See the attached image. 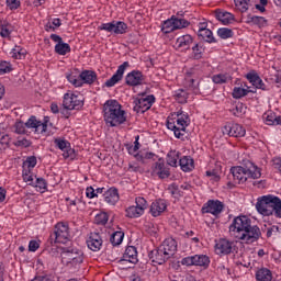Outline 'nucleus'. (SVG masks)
Masks as SVG:
<instances>
[{"mask_svg": "<svg viewBox=\"0 0 281 281\" xmlns=\"http://www.w3.org/2000/svg\"><path fill=\"white\" fill-rule=\"evenodd\" d=\"M217 36L223 41H227V38H234V31L227 27H221L217 30Z\"/></svg>", "mask_w": 281, "mask_h": 281, "instance_id": "a19ab883", "label": "nucleus"}, {"mask_svg": "<svg viewBox=\"0 0 281 281\" xmlns=\"http://www.w3.org/2000/svg\"><path fill=\"white\" fill-rule=\"evenodd\" d=\"M126 30H128V25L125 22H114V34H126Z\"/></svg>", "mask_w": 281, "mask_h": 281, "instance_id": "09e8293b", "label": "nucleus"}, {"mask_svg": "<svg viewBox=\"0 0 281 281\" xmlns=\"http://www.w3.org/2000/svg\"><path fill=\"white\" fill-rule=\"evenodd\" d=\"M26 128L34 130V133L37 135H43L47 133V121H38L35 115L30 116V119L25 122Z\"/></svg>", "mask_w": 281, "mask_h": 281, "instance_id": "2eb2a0df", "label": "nucleus"}, {"mask_svg": "<svg viewBox=\"0 0 281 281\" xmlns=\"http://www.w3.org/2000/svg\"><path fill=\"white\" fill-rule=\"evenodd\" d=\"M168 205L166 204V200H156L150 205V214L154 217L161 216L164 212H166Z\"/></svg>", "mask_w": 281, "mask_h": 281, "instance_id": "a878e982", "label": "nucleus"}, {"mask_svg": "<svg viewBox=\"0 0 281 281\" xmlns=\"http://www.w3.org/2000/svg\"><path fill=\"white\" fill-rule=\"evenodd\" d=\"M181 265L184 267H203L204 269H207V267H210V257L206 255L184 257L181 260Z\"/></svg>", "mask_w": 281, "mask_h": 281, "instance_id": "6e6552de", "label": "nucleus"}, {"mask_svg": "<svg viewBox=\"0 0 281 281\" xmlns=\"http://www.w3.org/2000/svg\"><path fill=\"white\" fill-rule=\"evenodd\" d=\"M12 71V65L8 61H1L0 63V76H3V74H10Z\"/></svg>", "mask_w": 281, "mask_h": 281, "instance_id": "4d7b16f0", "label": "nucleus"}, {"mask_svg": "<svg viewBox=\"0 0 281 281\" xmlns=\"http://www.w3.org/2000/svg\"><path fill=\"white\" fill-rule=\"evenodd\" d=\"M175 30L177 29L175 27V22L172 18L162 22L161 32H164V34H170V32H175Z\"/></svg>", "mask_w": 281, "mask_h": 281, "instance_id": "ea45409f", "label": "nucleus"}, {"mask_svg": "<svg viewBox=\"0 0 281 281\" xmlns=\"http://www.w3.org/2000/svg\"><path fill=\"white\" fill-rule=\"evenodd\" d=\"M223 135H228V137H245L247 135V130L238 123H226L222 128Z\"/></svg>", "mask_w": 281, "mask_h": 281, "instance_id": "9b49d317", "label": "nucleus"}, {"mask_svg": "<svg viewBox=\"0 0 281 281\" xmlns=\"http://www.w3.org/2000/svg\"><path fill=\"white\" fill-rule=\"evenodd\" d=\"M55 146L63 150L64 159H75L76 158V150L71 148V143L69 140L63 138H55L54 140Z\"/></svg>", "mask_w": 281, "mask_h": 281, "instance_id": "4468645a", "label": "nucleus"}, {"mask_svg": "<svg viewBox=\"0 0 281 281\" xmlns=\"http://www.w3.org/2000/svg\"><path fill=\"white\" fill-rule=\"evenodd\" d=\"M95 223L97 225H106L109 223V214L100 213L95 215Z\"/></svg>", "mask_w": 281, "mask_h": 281, "instance_id": "864d4df0", "label": "nucleus"}, {"mask_svg": "<svg viewBox=\"0 0 281 281\" xmlns=\"http://www.w3.org/2000/svg\"><path fill=\"white\" fill-rule=\"evenodd\" d=\"M233 115H235V117L243 115V103H238L235 109H233Z\"/></svg>", "mask_w": 281, "mask_h": 281, "instance_id": "69168bd1", "label": "nucleus"}, {"mask_svg": "<svg viewBox=\"0 0 281 281\" xmlns=\"http://www.w3.org/2000/svg\"><path fill=\"white\" fill-rule=\"evenodd\" d=\"M144 80H146V76L139 70H132L125 77V85L128 87H139V85H144Z\"/></svg>", "mask_w": 281, "mask_h": 281, "instance_id": "dca6fc26", "label": "nucleus"}, {"mask_svg": "<svg viewBox=\"0 0 281 281\" xmlns=\"http://www.w3.org/2000/svg\"><path fill=\"white\" fill-rule=\"evenodd\" d=\"M271 205H276L277 213L281 210L278 196L273 194L263 195L257 199L256 210L262 216H273Z\"/></svg>", "mask_w": 281, "mask_h": 281, "instance_id": "39448f33", "label": "nucleus"}, {"mask_svg": "<svg viewBox=\"0 0 281 281\" xmlns=\"http://www.w3.org/2000/svg\"><path fill=\"white\" fill-rule=\"evenodd\" d=\"M26 54L27 52L21 48V46H15L11 52V57L15 58L16 60H21L22 58H25Z\"/></svg>", "mask_w": 281, "mask_h": 281, "instance_id": "a18cd8bd", "label": "nucleus"}, {"mask_svg": "<svg viewBox=\"0 0 281 281\" xmlns=\"http://www.w3.org/2000/svg\"><path fill=\"white\" fill-rule=\"evenodd\" d=\"M61 265L68 269H79L85 262V252L74 245L60 248Z\"/></svg>", "mask_w": 281, "mask_h": 281, "instance_id": "20e7f679", "label": "nucleus"}, {"mask_svg": "<svg viewBox=\"0 0 281 281\" xmlns=\"http://www.w3.org/2000/svg\"><path fill=\"white\" fill-rule=\"evenodd\" d=\"M173 98L179 104H188V98H190V92L186 89H178L175 91Z\"/></svg>", "mask_w": 281, "mask_h": 281, "instance_id": "473e14b6", "label": "nucleus"}, {"mask_svg": "<svg viewBox=\"0 0 281 281\" xmlns=\"http://www.w3.org/2000/svg\"><path fill=\"white\" fill-rule=\"evenodd\" d=\"M153 104H155L154 94L136 98L134 99L133 111H135V113H146V111H150Z\"/></svg>", "mask_w": 281, "mask_h": 281, "instance_id": "1a4fd4ad", "label": "nucleus"}, {"mask_svg": "<svg viewBox=\"0 0 281 281\" xmlns=\"http://www.w3.org/2000/svg\"><path fill=\"white\" fill-rule=\"evenodd\" d=\"M102 236L99 233H90L87 239L88 248H90L91 251H100V249H102Z\"/></svg>", "mask_w": 281, "mask_h": 281, "instance_id": "b1692460", "label": "nucleus"}, {"mask_svg": "<svg viewBox=\"0 0 281 281\" xmlns=\"http://www.w3.org/2000/svg\"><path fill=\"white\" fill-rule=\"evenodd\" d=\"M229 233L237 238V240H243L246 245H254L260 240L262 232L258 225H251V218L247 215H239L233 220L229 225Z\"/></svg>", "mask_w": 281, "mask_h": 281, "instance_id": "f257e3e1", "label": "nucleus"}, {"mask_svg": "<svg viewBox=\"0 0 281 281\" xmlns=\"http://www.w3.org/2000/svg\"><path fill=\"white\" fill-rule=\"evenodd\" d=\"M203 54H205V44H203V42H199L192 46V56L194 60H201Z\"/></svg>", "mask_w": 281, "mask_h": 281, "instance_id": "72a5a7b5", "label": "nucleus"}, {"mask_svg": "<svg viewBox=\"0 0 281 281\" xmlns=\"http://www.w3.org/2000/svg\"><path fill=\"white\" fill-rule=\"evenodd\" d=\"M67 80L70 85H74V87H82V80L72 74L67 75Z\"/></svg>", "mask_w": 281, "mask_h": 281, "instance_id": "6e6d98bb", "label": "nucleus"}, {"mask_svg": "<svg viewBox=\"0 0 281 281\" xmlns=\"http://www.w3.org/2000/svg\"><path fill=\"white\" fill-rule=\"evenodd\" d=\"M10 135L5 134L4 132H0V146L5 150L10 148Z\"/></svg>", "mask_w": 281, "mask_h": 281, "instance_id": "8fccbe9b", "label": "nucleus"}, {"mask_svg": "<svg viewBox=\"0 0 281 281\" xmlns=\"http://www.w3.org/2000/svg\"><path fill=\"white\" fill-rule=\"evenodd\" d=\"M263 120L268 126H281V115H277L274 112L265 113Z\"/></svg>", "mask_w": 281, "mask_h": 281, "instance_id": "c756f323", "label": "nucleus"}, {"mask_svg": "<svg viewBox=\"0 0 281 281\" xmlns=\"http://www.w3.org/2000/svg\"><path fill=\"white\" fill-rule=\"evenodd\" d=\"M104 201L108 203V205H115L117 201H120V192L117 191V188L112 187L108 189L104 193Z\"/></svg>", "mask_w": 281, "mask_h": 281, "instance_id": "bb28decb", "label": "nucleus"}, {"mask_svg": "<svg viewBox=\"0 0 281 281\" xmlns=\"http://www.w3.org/2000/svg\"><path fill=\"white\" fill-rule=\"evenodd\" d=\"M119 262L121 265H126V262H130V265H137V262H139V259H137V248L135 246H127Z\"/></svg>", "mask_w": 281, "mask_h": 281, "instance_id": "6ab92c4d", "label": "nucleus"}, {"mask_svg": "<svg viewBox=\"0 0 281 281\" xmlns=\"http://www.w3.org/2000/svg\"><path fill=\"white\" fill-rule=\"evenodd\" d=\"M166 126L169 131H173L177 139H183L186 137V130L190 126V115H183L179 119H167Z\"/></svg>", "mask_w": 281, "mask_h": 281, "instance_id": "423d86ee", "label": "nucleus"}, {"mask_svg": "<svg viewBox=\"0 0 281 281\" xmlns=\"http://www.w3.org/2000/svg\"><path fill=\"white\" fill-rule=\"evenodd\" d=\"M223 210H225V204L220 200H209L202 206V214H212L213 216H218Z\"/></svg>", "mask_w": 281, "mask_h": 281, "instance_id": "f8f14e48", "label": "nucleus"}, {"mask_svg": "<svg viewBox=\"0 0 281 281\" xmlns=\"http://www.w3.org/2000/svg\"><path fill=\"white\" fill-rule=\"evenodd\" d=\"M255 278L257 281H273V272L269 268H260L256 271Z\"/></svg>", "mask_w": 281, "mask_h": 281, "instance_id": "7c9ffc66", "label": "nucleus"}, {"mask_svg": "<svg viewBox=\"0 0 281 281\" xmlns=\"http://www.w3.org/2000/svg\"><path fill=\"white\" fill-rule=\"evenodd\" d=\"M135 203L138 211L144 214V211L148 207V202L146 201V199L138 196L136 198Z\"/></svg>", "mask_w": 281, "mask_h": 281, "instance_id": "603ef678", "label": "nucleus"}, {"mask_svg": "<svg viewBox=\"0 0 281 281\" xmlns=\"http://www.w3.org/2000/svg\"><path fill=\"white\" fill-rule=\"evenodd\" d=\"M179 166L183 172H192L194 168V159L190 156H183L179 159Z\"/></svg>", "mask_w": 281, "mask_h": 281, "instance_id": "c85d7f7f", "label": "nucleus"}, {"mask_svg": "<svg viewBox=\"0 0 281 281\" xmlns=\"http://www.w3.org/2000/svg\"><path fill=\"white\" fill-rule=\"evenodd\" d=\"M198 36L204 43H217L216 37L214 36V33H212V30L206 29L204 31H198Z\"/></svg>", "mask_w": 281, "mask_h": 281, "instance_id": "c9c22d12", "label": "nucleus"}, {"mask_svg": "<svg viewBox=\"0 0 281 281\" xmlns=\"http://www.w3.org/2000/svg\"><path fill=\"white\" fill-rule=\"evenodd\" d=\"M228 80H232V76L228 74H218L213 76V82L215 85H225Z\"/></svg>", "mask_w": 281, "mask_h": 281, "instance_id": "49530a36", "label": "nucleus"}, {"mask_svg": "<svg viewBox=\"0 0 281 281\" xmlns=\"http://www.w3.org/2000/svg\"><path fill=\"white\" fill-rule=\"evenodd\" d=\"M168 191L170 192L171 196H181V190H179V186L177 183H171L168 187Z\"/></svg>", "mask_w": 281, "mask_h": 281, "instance_id": "13d9d810", "label": "nucleus"}, {"mask_svg": "<svg viewBox=\"0 0 281 281\" xmlns=\"http://www.w3.org/2000/svg\"><path fill=\"white\" fill-rule=\"evenodd\" d=\"M171 19L173 21V27H176V30H183V27H188L190 25V22L183 18L172 15Z\"/></svg>", "mask_w": 281, "mask_h": 281, "instance_id": "58836bf2", "label": "nucleus"}, {"mask_svg": "<svg viewBox=\"0 0 281 281\" xmlns=\"http://www.w3.org/2000/svg\"><path fill=\"white\" fill-rule=\"evenodd\" d=\"M139 150V136L135 137L134 147L128 148L130 155H133V153H137Z\"/></svg>", "mask_w": 281, "mask_h": 281, "instance_id": "0e129e2a", "label": "nucleus"}, {"mask_svg": "<svg viewBox=\"0 0 281 281\" xmlns=\"http://www.w3.org/2000/svg\"><path fill=\"white\" fill-rule=\"evenodd\" d=\"M245 78L248 79L249 82H251L252 87L257 88L258 87V82L260 80V76L258 75V72H256V70H251L250 72H248Z\"/></svg>", "mask_w": 281, "mask_h": 281, "instance_id": "de8ad7c7", "label": "nucleus"}, {"mask_svg": "<svg viewBox=\"0 0 281 281\" xmlns=\"http://www.w3.org/2000/svg\"><path fill=\"white\" fill-rule=\"evenodd\" d=\"M124 240V232H114L111 235L110 241L114 247H117V245H122V241Z\"/></svg>", "mask_w": 281, "mask_h": 281, "instance_id": "79ce46f5", "label": "nucleus"}, {"mask_svg": "<svg viewBox=\"0 0 281 281\" xmlns=\"http://www.w3.org/2000/svg\"><path fill=\"white\" fill-rule=\"evenodd\" d=\"M151 175L153 177H158V179H168L170 177V167L166 166V162L162 158H159L151 166Z\"/></svg>", "mask_w": 281, "mask_h": 281, "instance_id": "ddd939ff", "label": "nucleus"}, {"mask_svg": "<svg viewBox=\"0 0 281 281\" xmlns=\"http://www.w3.org/2000/svg\"><path fill=\"white\" fill-rule=\"evenodd\" d=\"M148 256L151 262H155L156 265H166V262L170 260V257L164 251L160 246L151 250Z\"/></svg>", "mask_w": 281, "mask_h": 281, "instance_id": "aec40b11", "label": "nucleus"}, {"mask_svg": "<svg viewBox=\"0 0 281 281\" xmlns=\"http://www.w3.org/2000/svg\"><path fill=\"white\" fill-rule=\"evenodd\" d=\"M236 8L239 10V12L245 13L247 10L252 8L254 3H256V0H234Z\"/></svg>", "mask_w": 281, "mask_h": 281, "instance_id": "e433bc0d", "label": "nucleus"}, {"mask_svg": "<svg viewBox=\"0 0 281 281\" xmlns=\"http://www.w3.org/2000/svg\"><path fill=\"white\" fill-rule=\"evenodd\" d=\"M12 34V24L8 21L0 22V36L2 38H10Z\"/></svg>", "mask_w": 281, "mask_h": 281, "instance_id": "4c0bfd02", "label": "nucleus"}, {"mask_svg": "<svg viewBox=\"0 0 281 281\" xmlns=\"http://www.w3.org/2000/svg\"><path fill=\"white\" fill-rule=\"evenodd\" d=\"M160 247L164 249V251L170 257L172 258V256H175V254H177V240L172 237L166 238L162 244L160 245Z\"/></svg>", "mask_w": 281, "mask_h": 281, "instance_id": "393cba45", "label": "nucleus"}, {"mask_svg": "<svg viewBox=\"0 0 281 281\" xmlns=\"http://www.w3.org/2000/svg\"><path fill=\"white\" fill-rule=\"evenodd\" d=\"M38 247H41V245L36 240H31L29 243V251H36Z\"/></svg>", "mask_w": 281, "mask_h": 281, "instance_id": "338daca9", "label": "nucleus"}, {"mask_svg": "<svg viewBox=\"0 0 281 281\" xmlns=\"http://www.w3.org/2000/svg\"><path fill=\"white\" fill-rule=\"evenodd\" d=\"M38 161L36 160V156H29L26 160L24 161V166H26L29 169L30 168H36V164Z\"/></svg>", "mask_w": 281, "mask_h": 281, "instance_id": "052dcab7", "label": "nucleus"}, {"mask_svg": "<svg viewBox=\"0 0 281 281\" xmlns=\"http://www.w3.org/2000/svg\"><path fill=\"white\" fill-rule=\"evenodd\" d=\"M127 218H139L144 214L137 206H130L125 210Z\"/></svg>", "mask_w": 281, "mask_h": 281, "instance_id": "37998d69", "label": "nucleus"}, {"mask_svg": "<svg viewBox=\"0 0 281 281\" xmlns=\"http://www.w3.org/2000/svg\"><path fill=\"white\" fill-rule=\"evenodd\" d=\"M69 224L58 222L55 225L54 233L50 235V243H60L63 245L69 243Z\"/></svg>", "mask_w": 281, "mask_h": 281, "instance_id": "0eeeda50", "label": "nucleus"}, {"mask_svg": "<svg viewBox=\"0 0 281 281\" xmlns=\"http://www.w3.org/2000/svg\"><path fill=\"white\" fill-rule=\"evenodd\" d=\"M50 40L54 41V43H57L55 45V54H58L59 56H67L69 52H71V46H69L68 43L63 42V37L57 34H50Z\"/></svg>", "mask_w": 281, "mask_h": 281, "instance_id": "f3484780", "label": "nucleus"}, {"mask_svg": "<svg viewBox=\"0 0 281 281\" xmlns=\"http://www.w3.org/2000/svg\"><path fill=\"white\" fill-rule=\"evenodd\" d=\"M248 25H257V27H267V19L258 15H248Z\"/></svg>", "mask_w": 281, "mask_h": 281, "instance_id": "f704fd0d", "label": "nucleus"}, {"mask_svg": "<svg viewBox=\"0 0 281 281\" xmlns=\"http://www.w3.org/2000/svg\"><path fill=\"white\" fill-rule=\"evenodd\" d=\"M179 159H181V153L177 150H170L167 154V164L171 166V168H177L179 166Z\"/></svg>", "mask_w": 281, "mask_h": 281, "instance_id": "2f4dec72", "label": "nucleus"}, {"mask_svg": "<svg viewBox=\"0 0 281 281\" xmlns=\"http://www.w3.org/2000/svg\"><path fill=\"white\" fill-rule=\"evenodd\" d=\"M14 128L18 135H26L27 133V126H25V123L23 121L15 122Z\"/></svg>", "mask_w": 281, "mask_h": 281, "instance_id": "3c124183", "label": "nucleus"}, {"mask_svg": "<svg viewBox=\"0 0 281 281\" xmlns=\"http://www.w3.org/2000/svg\"><path fill=\"white\" fill-rule=\"evenodd\" d=\"M103 117L106 126H121L126 122V111L117 100L110 99L103 104Z\"/></svg>", "mask_w": 281, "mask_h": 281, "instance_id": "f03ea898", "label": "nucleus"}, {"mask_svg": "<svg viewBox=\"0 0 281 281\" xmlns=\"http://www.w3.org/2000/svg\"><path fill=\"white\" fill-rule=\"evenodd\" d=\"M232 245H233L232 241L225 238H221L215 243V254L217 256H229L233 249Z\"/></svg>", "mask_w": 281, "mask_h": 281, "instance_id": "412c9836", "label": "nucleus"}, {"mask_svg": "<svg viewBox=\"0 0 281 281\" xmlns=\"http://www.w3.org/2000/svg\"><path fill=\"white\" fill-rule=\"evenodd\" d=\"M115 22L103 23L99 26V30H103L104 32H114Z\"/></svg>", "mask_w": 281, "mask_h": 281, "instance_id": "680f3d73", "label": "nucleus"}, {"mask_svg": "<svg viewBox=\"0 0 281 281\" xmlns=\"http://www.w3.org/2000/svg\"><path fill=\"white\" fill-rule=\"evenodd\" d=\"M82 85H93L98 80V74L93 70H83L79 75Z\"/></svg>", "mask_w": 281, "mask_h": 281, "instance_id": "cd10ccee", "label": "nucleus"}, {"mask_svg": "<svg viewBox=\"0 0 281 281\" xmlns=\"http://www.w3.org/2000/svg\"><path fill=\"white\" fill-rule=\"evenodd\" d=\"M131 67V64L128 61H124L122 65L119 66L116 72L105 81V87H115L122 78H124V72L126 69Z\"/></svg>", "mask_w": 281, "mask_h": 281, "instance_id": "a211bd4d", "label": "nucleus"}, {"mask_svg": "<svg viewBox=\"0 0 281 281\" xmlns=\"http://www.w3.org/2000/svg\"><path fill=\"white\" fill-rule=\"evenodd\" d=\"M214 16L223 25H229L234 23V21H236V18L234 16V14L221 9L215 10Z\"/></svg>", "mask_w": 281, "mask_h": 281, "instance_id": "5701e85b", "label": "nucleus"}, {"mask_svg": "<svg viewBox=\"0 0 281 281\" xmlns=\"http://www.w3.org/2000/svg\"><path fill=\"white\" fill-rule=\"evenodd\" d=\"M86 195L88 199H95L98 198V193H95V189L93 187H88L86 189Z\"/></svg>", "mask_w": 281, "mask_h": 281, "instance_id": "e2e57ef3", "label": "nucleus"}, {"mask_svg": "<svg viewBox=\"0 0 281 281\" xmlns=\"http://www.w3.org/2000/svg\"><path fill=\"white\" fill-rule=\"evenodd\" d=\"M249 94V89L240 88V87H235L233 89V98L235 100H240V98H245V95Z\"/></svg>", "mask_w": 281, "mask_h": 281, "instance_id": "c03bdc74", "label": "nucleus"}, {"mask_svg": "<svg viewBox=\"0 0 281 281\" xmlns=\"http://www.w3.org/2000/svg\"><path fill=\"white\" fill-rule=\"evenodd\" d=\"M63 106L72 111H80L85 106V101L74 92H67L64 94Z\"/></svg>", "mask_w": 281, "mask_h": 281, "instance_id": "9d476101", "label": "nucleus"}, {"mask_svg": "<svg viewBox=\"0 0 281 281\" xmlns=\"http://www.w3.org/2000/svg\"><path fill=\"white\" fill-rule=\"evenodd\" d=\"M7 8L10 10H19L21 8V1L20 0H7Z\"/></svg>", "mask_w": 281, "mask_h": 281, "instance_id": "bf43d9fd", "label": "nucleus"}, {"mask_svg": "<svg viewBox=\"0 0 281 281\" xmlns=\"http://www.w3.org/2000/svg\"><path fill=\"white\" fill-rule=\"evenodd\" d=\"M192 43H194V37L190 34L181 35L177 38L175 47L180 52H188Z\"/></svg>", "mask_w": 281, "mask_h": 281, "instance_id": "4be33fe9", "label": "nucleus"}, {"mask_svg": "<svg viewBox=\"0 0 281 281\" xmlns=\"http://www.w3.org/2000/svg\"><path fill=\"white\" fill-rule=\"evenodd\" d=\"M32 281H52L49 274L36 276Z\"/></svg>", "mask_w": 281, "mask_h": 281, "instance_id": "774afa93", "label": "nucleus"}, {"mask_svg": "<svg viewBox=\"0 0 281 281\" xmlns=\"http://www.w3.org/2000/svg\"><path fill=\"white\" fill-rule=\"evenodd\" d=\"M260 177H262V172L254 162H248L244 167H232L227 176L233 183H246L248 179H260Z\"/></svg>", "mask_w": 281, "mask_h": 281, "instance_id": "7ed1b4c3", "label": "nucleus"}, {"mask_svg": "<svg viewBox=\"0 0 281 281\" xmlns=\"http://www.w3.org/2000/svg\"><path fill=\"white\" fill-rule=\"evenodd\" d=\"M34 188H38L40 192H45L47 190V181L43 178H37Z\"/></svg>", "mask_w": 281, "mask_h": 281, "instance_id": "5fc2aeb1", "label": "nucleus"}]
</instances>
